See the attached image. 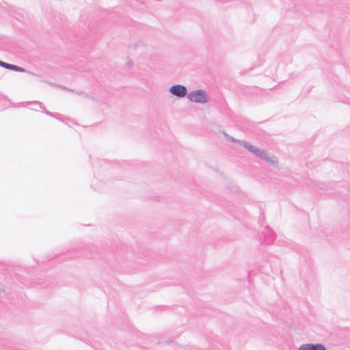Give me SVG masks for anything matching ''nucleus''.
<instances>
[{
    "label": "nucleus",
    "instance_id": "f257e3e1",
    "mask_svg": "<svg viewBox=\"0 0 350 350\" xmlns=\"http://www.w3.org/2000/svg\"><path fill=\"white\" fill-rule=\"evenodd\" d=\"M239 145L244 147L250 152H252L256 157L265 161L271 165L275 167H278V161L276 157L273 154H269L266 150L258 148L246 141H240Z\"/></svg>",
    "mask_w": 350,
    "mask_h": 350
},
{
    "label": "nucleus",
    "instance_id": "f03ea898",
    "mask_svg": "<svg viewBox=\"0 0 350 350\" xmlns=\"http://www.w3.org/2000/svg\"><path fill=\"white\" fill-rule=\"evenodd\" d=\"M187 98L191 102L198 103H206L208 101V94L204 90H193L188 94Z\"/></svg>",
    "mask_w": 350,
    "mask_h": 350
},
{
    "label": "nucleus",
    "instance_id": "7ed1b4c3",
    "mask_svg": "<svg viewBox=\"0 0 350 350\" xmlns=\"http://www.w3.org/2000/svg\"><path fill=\"white\" fill-rule=\"evenodd\" d=\"M169 92L178 98H183L186 95H188L187 88L180 84H176L171 86L169 89Z\"/></svg>",
    "mask_w": 350,
    "mask_h": 350
},
{
    "label": "nucleus",
    "instance_id": "20e7f679",
    "mask_svg": "<svg viewBox=\"0 0 350 350\" xmlns=\"http://www.w3.org/2000/svg\"><path fill=\"white\" fill-rule=\"evenodd\" d=\"M131 50L139 52H144L146 50V45L142 40H138L129 46Z\"/></svg>",
    "mask_w": 350,
    "mask_h": 350
},
{
    "label": "nucleus",
    "instance_id": "39448f33",
    "mask_svg": "<svg viewBox=\"0 0 350 350\" xmlns=\"http://www.w3.org/2000/svg\"><path fill=\"white\" fill-rule=\"evenodd\" d=\"M265 237L266 243L271 244L275 239V234L271 230L267 229L265 232Z\"/></svg>",
    "mask_w": 350,
    "mask_h": 350
},
{
    "label": "nucleus",
    "instance_id": "423d86ee",
    "mask_svg": "<svg viewBox=\"0 0 350 350\" xmlns=\"http://www.w3.org/2000/svg\"><path fill=\"white\" fill-rule=\"evenodd\" d=\"M308 350H326V349L321 344H308Z\"/></svg>",
    "mask_w": 350,
    "mask_h": 350
},
{
    "label": "nucleus",
    "instance_id": "0eeeda50",
    "mask_svg": "<svg viewBox=\"0 0 350 350\" xmlns=\"http://www.w3.org/2000/svg\"><path fill=\"white\" fill-rule=\"evenodd\" d=\"M222 134L224 136V137L226 138V140L230 142H236V143H238L239 144V142L241 140H238V139H236L235 138L231 137L230 135H229L227 133L223 131L222 132Z\"/></svg>",
    "mask_w": 350,
    "mask_h": 350
},
{
    "label": "nucleus",
    "instance_id": "6e6552de",
    "mask_svg": "<svg viewBox=\"0 0 350 350\" xmlns=\"http://www.w3.org/2000/svg\"><path fill=\"white\" fill-rule=\"evenodd\" d=\"M9 70H14V71H17V72H25V68L18 66H16V65H14V64H10Z\"/></svg>",
    "mask_w": 350,
    "mask_h": 350
},
{
    "label": "nucleus",
    "instance_id": "1a4fd4ad",
    "mask_svg": "<svg viewBox=\"0 0 350 350\" xmlns=\"http://www.w3.org/2000/svg\"><path fill=\"white\" fill-rule=\"evenodd\" d=\"M133 62L131 59L128 58L125 62V66L127 68H131L133 67Z\"/></svg>",
    "mask_w": 350,
    "mask_h": 350
},
{
    "label": "nucleus",
    "instance_id": "9d476101",
    "mask_svg": "<svg viewBox=\"0 0 350 350\" xmlns=\"http://www.w3.org/2000/svg\"><path fill=\"white\" fill-rule=\"evenodd\" d=\"M10 64H8V63H6V62H2L0 60V66H1L3 68L9 69Z\"/></svg>",
    "mask_w": 350,
    "mask_h": 350
},
{
    "label": "nucleus",
    "instance_id": "9b49d317",
    "mask_svg": "<svg viewBox=\"0 0 350 350\" xmlns=\"http://www.w3.org/2000/svg\"><path fill=\"white\" fill-rule=\"evenodd\" d=\"M299 350H306V344L301 345Z\"/></svg>",
    "mask_w": 350,
    "mask_h": 350
}]
</instances>
